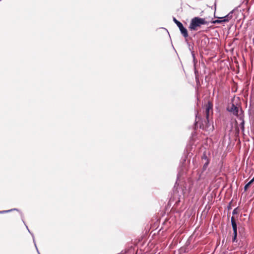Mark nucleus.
I'll list each match as a JSON object with an SVG mask.
<instances>
[{"instance_id": "f257e3e1", "label": "nucleus", "mask_w": 254, "mask_h": 254, "mask_svg": "<svg viewBox=\"0 0 254 254\" xmlns=\"http://www.w3.org/2000/svg\"><path fill=\"white\" fill-rule=\"evenodd\" d=\"M213 115V103L210 101L204 105L203 111L197 113L195 118V126L209 133L214 130L213 122L210 118Z\"/></svg>"}, {"instance_id": "f03ea898", "label": "nucleus", "mask_w": 254, "mask_h": 254, "mask_svg": "<svg viewBox=\"0 0 254 254\" xmlns=\"http://www.w3.org/2000/svg\"><path fill=\"white\" fill-rule=\"evenodd\" d=\"M208 22L205 18L195 17L191 19L189 28L191 31H196L202 25H207Z\"/></svg>"}, {"instance_id": "7ed1b4c3", "label": "nucleus", "mask_w": 254, "mask_h": 254, "mask_svg": "<svg viewBox=\"0 0 254 254\" xmlns=\"http://www.w3.org/2000/svg\"><path fill=\"white\" fill-rule=\"evenodd\" d=\"M8 212H12L10 215V217H13L14 218H16L21 215V212L17 208H13L7 210L0 211V214H4Z\"/></svg>"}, {"instance_id": "20e7f679", "label": "nucleus", "mask_w": 254, "mask_h": 254, "mask_svg": "<svg viewBox=\"0 0 254 254\" xmlns=\"http://www.w3.org/2000/svg\"><path fill=\"white\" fill-rule=\"evenodd\" d=\"M231 222L232 224V226L233 230V237L232 238V242H237V223L235 220V219L234 216H232L231 219Z\"/></svg>"}, {"instance_id": "39448f33", "label": "nucleus", "mask_w": 254, "mask_h": 254, "mask_svg": "<svg viewBox=\"0 0 254 254\" xmlns=\"http://www.w3.org/2000/svg\"><path fill=\"white\" fill-rule=\"evenodd\" d=\"M231 13H229L227 15L224 17H221L220 18L222 20H215L212 21V23H221L222 22H228L232 18V15L231 14Z\"/></svg>"}, {"instance_id": "423d86ee", "label": "nucleus", "mask_w": 254, "mask_h": 254, "mask_svg": "<svg viewBox=\"0 0 254 254\" xmlns=\"http://www.w3.org/2000/svg\"><path fill=\"white\" fill-rule=\"evenodd\" d=\"M177 26L179 27L182 35L185 38H187L189 36L188 32L187 29L185 27H184L183 24L181 22Z\"/></svg>"}, {"instance_id": "0eeeda50", "label": "nucleus", "mask_w": 254, "mask_h": 254, "mask_svg": "<svg viewBox=\"0 0 254 254\" xmlns=\"http://www.w3.org/2000/svg\"><path fill=\"white\" fill-rule=\"evenodd\" d=\"M228 110L232 113L234 115L238 116L240 112L239 108L235 106L234 104H232L230 107H228L227 108Z\"/></svg>"}, {"instance_id": "6e6552de", "label": "nucleus", "mask_w": 254, "mask_h": 254, "mask_svg": "<svg viewBox=\"0 0 254 254\" xmlns=\"http://www.w3.org/2000/svg\"><path fill=\"white\" fill-rule=\"evenodd\" d=\"M253 183V181L251 180L248 184H247L244 187V190L245 191H247L248 189L250 188V187Z\"/></svg>"}, {"instance_id": "1a4fd4ad", "label": "nucleus", "mask_w": 254, "mask_h": 254, "mask_svg": "<svg viewBox=\"0 0 254 254\" xmlns=\"http://www.w3.org/2000/svg\"><path fill=\"white\" fill-rule=\"evenodd\" d=\"M209 163V160H207V161H205V162L204 163L203 166V171L206 170Z\"/></svg>"}, {"instance_id": "9d476101", "label": "nucleus", "mask_w": 254, "mask_h": 254, "mask_svg": "<svg viewBox=\"0 0 254 254\" xmlns=\"http://www.w3.org/2000/svg\"><path fill=\"white\" fill-rule=\"evenodd\" d=\"M201 158H202V160H204L205 161H207V160H209V159L207 158V157L205 154H203Z\"/></svg>"}, {"instance_id": "9b49d317", "label": "nucleus", "mask_w": 254, "mask_h": 254, "mask_svg": "<svg viewBox=\"0 0 254 254\" xmlns=\"http://www.w3.org/2000/svg\"><path fill=\"white\" fill-rule=\"evenodd\" d=\"M173 21L175 22V23L177 25H178L179 24L181 23L179 21H178L176 18H173Z\"/></svg>"}, {"instance_id": "f8f14e48", "label": "nucleus", "mask_w": 254, "mask_h": 254, "mask_svg": "<svg viewBox=\"0 0 254 254\" xmlns=\"http://www.w3.org/2000/svg\"><path fill=\"white\" fill-rule=\"evenodd\" d=\"M233 214L234 215V214H238V209L237 208H235L233 210V212H232Z\"/></svg>"}, {"instance_id": "ddd939ff", "label": "nucleus", "mask_w": 254, "mask_h": 254, "mask_svg": "<svg viewBox=\"0 0 254 254\" xmlns=\"http://www.w3.org/2000/svg\"><path fill=\"white\" fill-rule=\"evenodd\" d=\"M241 125L242 126L241 128H242V130H244V120L241 123Z\"/></svg>"}, {"instance_id": "4468645a", "label": "nucleus", "mask_w": 254, "mask_h": 254, "mask_svg": "<svg viewBox=\"0 0 254 254\" xmlns=\"http://www.w3.org/2000/svg\"><path fill=\"white\" fill-rule=\"evenodd\" d=\"M252 181H253V183L254 182V177L253 178V179L251 180Z\"/></svg>"}, {"instance_id": "2eb2a0df", "label": "nucleus", "mask_w": 254, "mask_h": 254, "mask_svg": "<svg viewBox=\"0 0 254 254\" xmlns=\"http://www.w3.org/2000/svg\"><path fill=\"white\" fill-rule=\"evenodd\" d=\"M253 41H254V39H253Z\"/></svg>"}]
</instances>
